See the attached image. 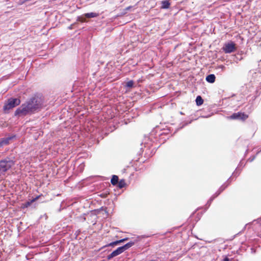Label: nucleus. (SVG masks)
Masks as SVG:
<instances>
[{
	"label": "nucleus",
	"mask_w": 261,
	"mask_h": 261,
	"mask_svg": "<svg viewBox=\"0 0 261 261\" xmlns=\"http://www.w3.org/2000/svg\"><path fill=\"white\" fill-rule=\"evenodd\" d=\"M85 16L86 18H94L98 16V14L96 13L91 12L87 13L85 14Z\"/></svg>",
	"instance_id": "4468645a"
},
{
	"label": "nucleus",
	"mask_w": 261,
	"mask_h": 261,
	"mask_svg": "<svg viewBox=\"0 0 261 261\" xmlns=\"http://www.w3.org/2000/svg\"><path fill=\"white\" fill-rule=\"evenodd\" d=\"M127 240V238L123 239L118 241H116L113 242H112L110 243L108 246H113L114 245H117L120 243L124 242V241H126Z\"/></svg>",
	"instance_id": "f8f14e48"
},
{
	"label": "nucleus",
	"mask_w": 261,
	"mask_h": 261,
	"mask_svg": "<svg viewBox=\"0 0 261 261\" xmlns=\"http://www.w3.org/2000/svg\"><path fill=\"white\" fill-rule=\"evenodd\" d=\"M224 189L225 188L221 187L219 190V192L218 194H219L221 192H222L224 190Z\"/></svg>",
	"instance_id": "a211bd4d"
},
{
	"label": "nucleus",
	"mask_w": 261,
	"mask_h": 261,
	"mask_svg": "<svg viewBox=\"0 0 261 261\" xmlns=\"http://www.w3.org/2000/svg\"><path fill=\"white\" fill-rule=\"evenodd\" d=\"M122 251L121 250L120 247H118L116 250L113 251L111 254L108 255L107 256V259L108 260L111 259V258L119 255L120 254L122 253Z\"/></svg>",
	"instance_id": "423d86ee"
},
{
	"label": "nucleus",
	"mask_w": 261,
	"mask_h": 261,
	"mask_svg": "<svg viewBox=\"0 0 261 261\" xmlns=\"http://www.w3.org/2000/svg\"><path fill=\"white\" fill-rule=\"evenodd\" d=\"M42 104L40 98L36 96H33L15 111V115H26L34 113L41 107Z\"/></svg>",
	"instance_id": "f257e3e1"
},
{
	"label": "nucleus",
	"mask_w": 261,
	"mask_h": 261,
	"mask_svg": "<svg viewBox=\"0 0 261 261\" xmlns=\"http://www.w3.org/2000/svg\"><path fill=\"white\" fill-rule=\"evenodd\" d=\"M20 100L18 98H11L8 99L7 102L4 106L3 109L5 113H8L9 110L19 105Z\"/></svg>",
	"instance_id": "7ed1b4c3"
},
{
	"label": "nucleus",
	"mask_w": 261,
	"mask_h": 261,
	"mask_svg": "<svg viewBox=\"0 0 261 261\" xmlns=\"http://www.w3.org/2000/svg\"><path fill=\"white\" fill-rule=\"evenodd\" d=\"M106 196H107V194L101 195V197H103V198H105V197H106Z\"/></svg>",
	"instance_id": "aec40b11"
},
{
	"label": "nucleus",
	"mask_w": 261,
	"mask_h": 261,
	"mask_svg": "<svg viewBox=\"0 0 261 261\" xmlns=\"http://www.w3.org/2000/svg\"><path fill=\"white\" fill-rule=\"evenodd\" d=\"M41 195H39V196H36L35 198H33L32 200H31L30 201H28L23 204H22V207L23 208H27L28 207V206H29L33 202L36 201V200H37L41 196Z\"/></svg>",
	"instance_id": "0eeeda50"
},
{
	"label": "nucleus",
	"mask_w": 261,
	"mask_h": 261,
	"mask_svg": "<svg viewBox=\"0 0 261 261\" xmlns=\"http://www.w3.org/2000/svg\"><path fill=\"white\" fill-rule=\"evenodd\" d=\"M248 118V115L247 114L241 112L234 113L229 117V118L230 119L241 120L242 121H245Z\"/></svg>",
	"instance_id": "39448f33"
},
{
	"label": "nucleus",
	"mask_w": 261,
	"mask_h": 261,
	"mask_svg": "<svg viewBox=\"0 0 261 261\" xmlns=\"http://www.w3.org/2000/svg\"><path fill=\"white\" fill-rule=\"evenodd\" d=\"M117 185H118V187L120 189L123 188L126 185V183H125V180L124 179H121L120 180H119L118 181V182L117 183Z\"/></svg>",
	"instance_id": "2eb2a0df"
},
{
	"label": "nucleus",
	"mask_w": 261,
	"mask_h": 261,
	"mask_svg": "<svg viewBox=\"0 0 261 261\" xmlns=\"http://www.w3.org/2000/svg\"><path fill=\"white\" fill-rule=\"evenodd\" d=\"M196 102L197 106H200L203 103V100L200 96H198L196 99Z\"/></svg>",
	"instance_id": "dca6fc26"
},
{
	"label": "nucleus",
	"mask_w": 261,
	"mask_h": 261,
	"mask_svg": "<svg viewBox=\"0 0 261 261\" xmlns=\"http://www.w3.org/2000/svg\"><path fill=\"white\" fill-rule=\"evenodd\" d=\"M12 137H8L7 138L2 139L1 141V143H2V146L4 145H8L9 143V141L12 139Z\"/></svg>",
	"instance_id": "ddd939ff"
},
{
	"label": "nucleus",
	"mask_w": 261,
	"mask_h": 261,
	"mask_svg": "<svg viewBox=\"0 0 261 261\" xmlns=\"http://www.w3.org/2000/svg\"><path fill=\"white\" fill-rule=\"evenodd\" d=\"M150 261H153V260H150Z\"/></svg>",
	"instance_id": "412c9836"
},
{
	"label": "nucleus",
	"mask_w": 261,
	"mask_h": 261,
	"mask_svg": "<svg viewBox=\"0 0 261 261\" xmlns=\"http://www.w3.org/2000/svg\"><path fill=\"white\" fill-rule=\"evenodd\" d=\"M162 6L161 8L162 9H168L170 6V3L168 0H164L161 2Z\"/></svg>",
	"instance_id": "6e6552de"
},
{
	"label": "nucleus",
	"mask_w": 261,
	"mask_h": 261,
	"mask_svg": "<svg viewBox=\"0 0 261 261\" xmlns=\"http://www.w3.org/2000/svg\"><path fill=\"white\" fill-rule=\"evenodd\" d=\"M215 79H216V76L213 74H209L206 77V81L210 83H214L215 81Z\"/></svg>",
	"instance_id": "1a4fd4ad"
},
{
	"label": "nucleus",
	"mask_w": 261,
	"mask_h": 261,
	"mask_svg": "<svg viewBox=\"0 0 261 261\" xmlns=\"http://www.w3.org/2000/svg\"><path fill=\"white\" fill-rule=\"evenodd\" d=\"M222 49L225 54H230L237 50L236 44L232 41L225 43Z\"/></svg>",
	"instance_id": "20e7f679"
},
{
	"label": "nucleus",
	"mask_w": 261,
	"mask_h": 261,
	"mask_svg": "<svg viewBox=\"0 0 261 261\" xmlns=\"http://www.w3.org/2000/svg\"><path fill=\"white\" fill-rule=\"evenodd\" d=\"M118 181H119L118 176L117 175H113L112 177L111 178V184L115 186V185H117V183L118 182Z\"/></svg>",
	"instance_id": "9b49d317"
},
{
	"label": "nucleus",
	"mask_w": 261,
	"mask_h": 261,
	"mask_svg": "<svg viewBox=\"0 0 261 261\" xmlns=\"http://www.w3.org/2000/svg\"><path fill=\"white\" fill-rule=\"evenodd\" d=\"M14 165V162L10 159L0 161V176L5 174Z\"/></svg>",
	"instance_id": "f03ea898"
},
{
	"label": "nucleus",
	"mask_w": 261,
	"mask_h": 261,
	"mask_svg": "<svg viewBox=\"0 0 261 261\" xmlns=\"http://www.w3.org/2000/svg\"><path fill=\"white\" fill-rule=\"evenodd\" d=\"M134 244V242H128V243L126 244L123 246L120 247L121 250H122V252H123L125 250L128 249L129 248L132 247Z\"/></svg>",
	"instance_id": "9d476101"
},
{
	"label": "nucleus",
	"mask_w": 261,
	"mask_h": 261,
	"mask_svg": "<svg viewBox=\"0 0 261 261\" xmlns=\"http://www.w3.org/2000/svg\"><path fill=\"white\" fill-rule=\"evenodd\" d=\"M134 85V82L133 81H129L126 83V87L128 88H132L133 87Z\"/></svg>",
	"instance_id": "f3484780"
},
{
	"label": "nucleus",
	"mask_w": 261,
	"mask_h": 261,
	"mask_svg": "<svg viewBox=\"0 0 261 261\" xmlns=\"http://www.w3.org/2000/svg\"><path fill=\"white\" fill-rule=\"evenodd\" d=\"M223 260L224 261H229V259L227 257H226L224 258Z\"/></svg>",
	"instance_id": "6ab92c4d"
}]
</instances>
